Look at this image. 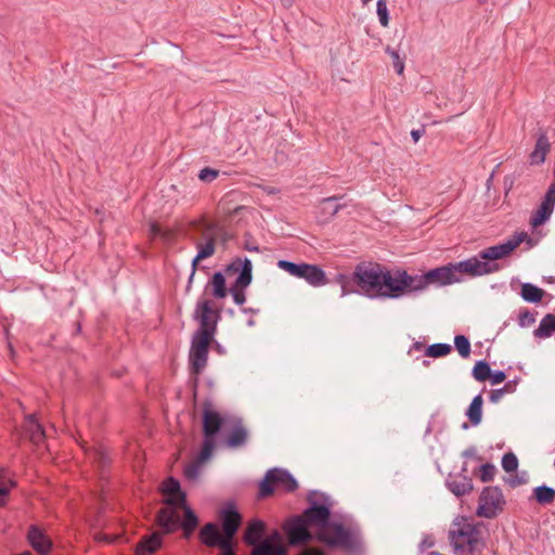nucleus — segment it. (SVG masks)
I'll list each match as a JSON object with an SVG mask.
<instances>
[{"label": "nucleus", "instance_id": "nucleus-1", "mask_svg": "<svg viewBox=\"0 0 555 555\" xmlns=\"http://www.w3.org/2000/svg\"><path fill=\"white\" fill-rule=\"evenodd\" d=\"M410 274L403 269L391 270L374 261H361L349 278L359 293L371 299H398L408 294Z\"/></svg>", "mask_w": 555, "mask_h": 555}, {"label": "nucleus", "instance_id": "nucleus-2", "mask_svg": "<svg viewBox=\"0 0 555 555\" xmlns=\"http://www.w3.org/2000/svg\"><path fill=\"white\" fill-rule=\"evenodd\" d=\"M198 327L192 335L189 352V366L192 375L198 376L207 365L209 347L215 341L221 309L214 308L210 299H199L192 315Z\"/></svg>", "mask_w": 555, "mask_h": 555}, {"label": "nucleus", "instance_id": "nucleus-3", "mask_svg": "<svg viewBox=\"0 0 555 555\" xmlns=\"http://www.w3.org/2000/svg\"><path fill=\"white\" fill-rule=\"evenodd\" d=\"M225 418L214 409L210 399L204 400L202 404V433L203 442L196 461L188 464L184 468V476L189 480H195L199 474V465L207 462L214 453L217 444V437L221 431Z\"/></svg>", "mask_w": 555, "mask_h": 555}, {"label": "nucleus", "instance_id": "nucleus-4", "mask_svg": "<svg viewBox=\"0 0 555 555\" xmlns=\"http://www.w3.org/2000/svg\"><path fill=\"white\" fill-rule=\"evenodd\" d=\"M448 539L456 555L480 554L486 547L481 526L470 522L464 516L452 521Z\"/></svg>", "mask_w": 555, "mask_h": 555}, {"label": "nucleus", "instance_id": "nucleus-5", "mask_svg": "<svg viewBox=\"0 0 555 555\" xmlns=\"http://www.w3.org/2000/svg\"><path fill=\"white\" fill-rule=\"evenodd\" d=\"M162 493L165 495L164 504L156 514V521L164 534H170L178 530L179 515L177 508L179 505H185L186 493L181 490L178 479L170 476L165 479L162 486Z\"/></svg>", "mask_w": 555, "mask_h": 555}, {"label": "nucleus", "instance_id": "nucleus-6", "mask_svg": "<svg viewBox=\"0 0 555 555\" xmlns=\"http://www.w3.org/2000/svg\"><path fill=\"white\" fill-rule=\"evenodd\" d=\"M317 540L330 548H339L349 554L363 552V540L359 528H347L337 521H330L317 530Z\"/></svg>", "mask_w": 555, "mask_h": 555}, {"label": "nucleus", "instance_id": "nucleus-7", "mask_svg": "<svg viewBox=\"0 0 555 555\" xmlns=\"http://www.w3.org/2000/svg\"><path fill=\"white\" fill-rule=\"evenodd\" d=\"M460 275H455L452 262L427 271L423 275H411L408 285V294L426 288L429 284L450 285L461 282Z\"/></svg>", "mask_w": 555, "mask_h": 555}, {"label": "nucleus", "instance_id": "nucleus-8", "mask_svg": "<svg viewBox=\"0 0 555 555\" xmlns=\"http://www.w3.org/2000/svg\"><path fill=\"white\" fill-rule=\"evenodd\" d=\"M309 506L302 512V516L310 526L317 527V530L323 528L331 521L332 502L330 498L322 492L311 490L307 494Z\"/></svg>", "mask_w": 555, "mask_h": 555}, {"label": "nucleus", "instance_id": "nucleus-9", "mask_svg": "<svg viewBox=\"0 0 555 555\" xmlns=\"http://www.w3.org/2000/svg\"><path fill=\"white\" fill-rule=\"evenodd\" d=\"M225 273H238L235 282L229 288L236 305L242 306L246 301L245 288L253 281V264L248 258L236 257L224 269Z\"/></svg>", "mask_w": 555, "mask_h": 555}, {"label": "nucleus", "instance_id": "nucleus-10", "mask_svg": "<svg viewBox=\"0 0 555 555\" xmlns=\"http://www.w3.org/2000/svg\"><path fill=\"white\" fill-rule=\"evenodd\" d=\"M275 488H282L286 492H294L298 488V482L294 476L284 468L274 467L264 474L259 482V499H266L274 493Z\"/></svg>", "mask_w": 555, "mask_h": 555}, {"label": "nucleus", "instance_id": "nucleus-11", "mask_svg": "<svg viewBox=\"0 0 555 555\" xmlns=\"http://www.w3.org/2000/svg\"><path fill=\"white\" fill-rule=\"evenodd\" d=\"M521 243H526L527 249L538 245L539 240L528 235L527 232H515L504 243L489 246L480 250V257L485 260H500L509 256Z\"/></svg>", "mask_w": 555, "mask_h": 555}, {"label": "nucleus", "instance_id": "nucleus-12", "mask_svg": "<svg viewBox=\"0 0 555 555\" xmlns=\"http://www.w3.org/2000/svg\"><path fill=\"white\" fill-rule=\"evenodd\" d=\"M506 505L502 489L498 486L485 487L479 495L477 516L487 519L495 518Z\"/></svg>", "mask_w": 555, "mask_h": 555}, {"label": "nucleus", "instance_id": "nucleus-13", "mask_svg": "<svg viewBox=\"0 0 555 555\" xmlns=\"http://www.w3.org/2000/svg\"><path fill=\"white\" fill-rule=\"evenodd\" d=\"M453 271L455 275H469V276H481L498 272L502 269V266L495 260H485L480 257V251L477 256H473L466 260L452 262ZM462 279V276H460Z\"/></svg>", "mask_w": 555, "mask_h": 555}, {"label": "nucleus", "instance_id": "nucleus-14", "mask_svg": "<svg viewBox=\"0 0 555 555\" xmlns=\"http://www.w3.org/2000/svg\"><path fill=\"white\" fill-rule=\"evenodd\" d=\"M309 522L302 515L291 517L283 526V530L292 546H299L312 541L313 535L309 530Z\"/></svg>", "mask_w": 555, "mask_h": 555}, {"label": "nucleus", "instance_id": "nucleus-15", "mask_svg": "<svg viewBox=\"0 0 555 555\" xmlns=\"http://www.w3.org/2000/svg\"><path fill=\"white\" fill-rule=\"evenodd\" d=\"M27 541L39 555H49L53 547L52 540L37 525L29 526Z\"/></svg>", "mask_w": 555, "mask_h": 555}, {"label": "nucleus", "instance_id": "nucleus-16", "mask_svg": "<svg viewBox=\"0 0 555 555\" xmlns=\"http://www.w3.org/2000/svg\"><path fill=\"white\" fill-rule=\"evenodd\" d=\"M221 527L224 535L232 542L236 534L241 522L242 516L236 509L234 504H228L220 513Z\"/></svg>", "mask_w": 555, "mask_h": 555}, {"label": "nucleus", "instance_id": "nucleus-17", "mask_svg": "<svg viewBox=\"0 0 555 555\" xmlns=\"http://www.w3.org/2000/svg\"><path fill=\"white\" fill-rule=\"evenodd\" d=\"M298 279H304L314 287L323 286L328 283V279L320 266L306 262H300Z\"/></svg>", "mask_w": 555, "mask_h": 555}, {"label": "nucleus", "instance_id": "nucleus-18", "mask_svg": "<svg viewBox=\"0 0 555 555\" xmlns=\"http://www.w3.org/2000/svg\"><path fill=\"white\" fill-rule=\"evenodd\" d=\"M266 531V522L255 518L247 524L243 533V541L245 544L253 546V550H255L263 542Z\"/></svg>", "mask_w": 555, "mask_h": 555}, {"label": "nucleus", "instance_id": "nucleus-19", "mask_svg": "<svg viewBox=\"0 0 555 555\" xmlns=\"http://www.w3.org/2000/svg\"><path fill=\"white\" fill-rule=\"evenodd\" d=\"M199 540L209 547H224V543H231L227 535L222 537L216 524L208 522L199 531Z\"/></svg>", "mask_w": 555, "mask_h": 555}, {"label": "nucleus", "instance_id": "nucleus-20", "mask_svg": "<svg viewBox=\"0 0 555 555\" xmlns=\"http://www.w3.org/2000/svg\"><path fill=\"white\" fill-rule=\"evenodd\" d=\"M22 430L25 437H27L29 441L36 446L46 439L44 428L36 418V414H28L25 416Z\"/></svg>", "mask_w": 555, "mask_h": 555}, {"label": "nucleus", "instance_id": "nucleus-21", "mask_svg": "<svg viewBox=\"0 0 555 555\" xmlns=\"http://www.w3.org/2000/svg\"><path fill=\"white\" fill-rule=\"evenodd\" d=\"M446 486L457 498L470 493L474 489L473 480L467 475L450 474L446 480Z\"/></svg>", "mask_w": 555, "mask_h": 555}, {"label": "nucleus", "instance_id": "nucleus-22", "mask_svg": "<svg viewBox=\"0 0 555 555\" xmlns=\"http://www.w3.org/2000/svg\"><path fill=\"white\" fill-rule=\"evenodd\" d=\"M163 533H164L163 531H162V533L153 532L151 534L142 537L135 546V554L137 555L154 554L163 545Z\"/></svg>", "mask_w": 555, "mask_h": 555}, {"label": "nucleus", "instance_id": "nucleus-23", "mask_svg": "<svg viewBox=\"0 0 555 555\" xmlns=\"http://www.w3.org/2000/svg\"><path fill=\"white\" fill-rule=\"evenodd\" d=\"M178 508L183 509V519H179V528L182 529V534L184 539H190L195 529L198 527L199 520L195 512L188 505L185 501V505H179Z\"/></svg>", "mask_w": 555, "mask_h": 555}, {"label": "nucleus", "instance_id": "nucleus-24", "mask_svg": "<svg viewBox=\"0 0 555 555\" xmlns=\"http://www.w3.org/2000/svg\"><path fill=\"white\" fill-rule=\"evenodd\" d=\"M248 433L246 428L243 426L242 420L236 418L233 422V426L227 436L225 444L229 448H238L241 446H244L247 441Z\"/></svg>", "mask_w": 555, "mask_h": 555}, {"label": "nucleus", "instance_id": "nucleus-25", "mask_svg": "<svg viewBox=\"0 0 555 555\" xmlns=\"http://www.w3.org/2000/svg\"><path fill=\"white\" fill-rule=\"evenodd\" d=\"M208 288H210V294L212 297L217 299L225 298L229 294V288L225 284L224 273L221 271L215 272L206 286V291Z\"/></svg>", "mask_w": 555, "mask_h": 555}, {"label": "nucleus", "instance_id": "nucleus-26", "mask_svg": "<svg viewBox=\"0 0 555 555\" xmlns=\"http://www.w3.org/2000/svg\"><path fill=\"white\" fill-rule=\"evenodd\" d=\"M550 147L551 145L545 132L541 131L537 139L534 150L529 155L530 163L532 165H540L544 163Z\"/></svg>", "mask_w": 555, "mask_h": 555}, {"label": "nucleus", "instance_id": "nucleus-27", "mask_svg": "<svg viewBox=\"0 0 555 555\" xmlns=\"http://www.w3.org/2000/svg\"><path fill=\"white\" fill-rule=\"evenodd\" d=\"M344 196H330L322 198L320 202V215L322 218V222H326L331 220L333 217H335L338 211L344 207L341 204H335L338 199L343 198Z\"/></svg>", "mask_w": 555, "mask_h": 555}, {"label": "nucleus", "instance_id": "nucleus-28", "mask_svg": "<svg viewBox=\"0 0 555 555\" xmlns=\"http://www.w3.org/2000/svg\"><path fill=\"white\" fill-rule=\"evenodd\" d=\"M529 500H532L542 506L552 505L555 502V489L547 485L538 486L532 489Z\"/></svg>", "mask_w": 555, "mask_h": 555}, {"label": "nucleus", "instance_id": "nucleus-29", "mask_svg": "<svg viewBox=\"0 0 555 555\" xmlns=\"http://www.w3.org/2000/svg\"><path fill=\"white\" fill-rule=\"evenodd\" d=\"M482 404L483 399L481 393L475 396L466 410V416L472 425L477 426L482 420Z\"/></svg>", "mask_w": 555, "mask_h": 555}, {"label": "nucleus", "instance_id": "nucleus-30", "mask_svg": "<svg viewBox=\"0 0 555 555\" xmlns=\"http://www.w3.org/2000/svg\"><path fill=\"white\" fill-rule=\"evenodd\" d=\"M544 295H545L544 289L538 287L534 284H531V283L521 284L520 296L527 302L538 304L543 299Z\"/></svg>", "mask_w": 555, "mask_h": 555}, {"label": "nucleus", "instance_id": "nucleus-31", "mask_svg": "<svg viewBox=\"0 0 555 555\" xmlns=\"http://www.w3.org/2000/svg\"><path fill=\"white\" fill-rule=\"evenodd\" d=\"M555 333V315L547 313L540 322L533 335L539 338L550 337Z\"/></svg>", "mask_w": 555, "mask_h": 555}, {"label": "nucleus", "instance_id": "nucleus-32", "mask_svg": "<svg viewBox=\"0 0 555 555\" xmlns=\"http://www.w3.org/2000/svg\"><path fill=\"white\" fill-rule=\"evenodd\" d=\"M251 555H288V553L282 544L263 541L258 547L251 551Z\"/></svg>", "mask_w": 555, "mask_h": 555}, {"label": "nucleus", "instance_id": "nucleus-33", "mask_svg": "<svg viewBox=\"0 0 555 555\" xmlns=\"http://www.w3.org/2000/svg\"><path fill=\"white\" fill-rule=\"evenodd\" d=\"M207 234L215 235L216 240L220 238L223 244L231 238L228 231L217 222H206L204 224L202 236H206Z\"/></svg>", "mask_w": 555, "mask_h": 555}, {"label": "nucleus", "instance_id": "nucleus-34", "mask_svg": "<svg viewBox=\"0 0 555 555\" xmlns=\"http://www.w3.org/2000/svg\"><path fill=\"white\" fill-rule=\"evenodd\" d=\"M203 237L206 240V242L196 244L197 255L203 259H207L211 257L216 251V236L207 234Z\"/></svg>", "mask_w": 555, "mask_h": 555}, {"label": "nucleus", "instance_id": "nucleus-35", "mask_svg": "<svg viewBox=\"0 0 555 555\" xmlns=\"http://www.w3.org/2000/svg\"><path fill=\"white\" fill-rule=\"evenodd\" d=\"M519 378H514L505 383L502 388L493 389L490 392V401L498 403L504 395L513 393L516 391Z\"/></svg>", "mask_w": 555, "mask_h": 555}, {"label": "nucleus", "instance_id": "nucleus-36", "mask_svg": "<svg viewBox=\"0 0 555 555\" xmlns=\"http://www.w3.org/2000/svg\"><path fill=\"white\" fill-rule=\"evenodd\" d=\"M490 364L486 360L477 361L473 367V377L478 382L489 380L491 376Z\"/></svg>", "mask_w": 555, "mask_h": 555}, {"label": "nucleus", "instance_id": "nucleus-37", "mask_svg": "<svg viewBox=\"0 0 555 555\" xmlns=\"http://www.w3.org/2000/svg\"><path fill=\"white\" fill-rule=\"evenodd\" d=\"M452 351L449 344H433L425 349V356L429 358H441L448 356Z\"/></svg>", "mask_w": 555, "mask_h": 555}, {"label": "nucleus", "instance_id": "nucleus-38", "mask_svg": "<svg viewBox=\"0 0 555 555\" xmlns=\"http://www.w3.org/2000/svg\"><path fill=\"white\" fill-rule=\"evenodd\" d=\"M454 346H455V349L457 350L459 354L462 357V358H468L470 352H472V348H470V341L469 339L464 336V335H456L454 337Z\"/></svg>", "mask_w": 555, "mask_h": 555}, {"label": "nucleus", "instance_id": "nucleus-39", "mask_svg": "<svg viewBox=\"0 0 555 555\" xmlns=\"http://www.w3.org/2000/svg\"><path fill=\"white\" fill-rule=\"evenodd\" d=\"M385 52L392 59V65L396 73L398 75H402L404 70V62L403 59L400 57L398 51L392 49L390 46H387Z\"/></svg>", "mask_w": 555, "mask_h": 555}, {"label": "nucleus", "instance_id": "nucleus-40", "mask_svg": "<svg viewBox=\"0 0 555 555\" xmlns=\"http://www.w3.org/2000/svg\"><path fill=\"white\" fill-rule=\"evenodd\" d=\"M502 467L506 473L516 472L518 468V459L513 452H507L502 456Z\"/></svg>", "mask_w": 555, "mask_h": 555}, {"label": "nucleus", "instance_id": "nucleus-41", "mask_svg": "<svg viewBox=\"0 0 555 555\" xmlns=\"http://www.w3.org/2000/svg\"><path fill=\"white\" fill-rule=\"evenodd\" d=\"M479 478L482 482H490L493 480L496 468L491 463H486L479 466Z\"/></svg>", "mask_w": 555, "mask_h": 555}, {"label": "nucleus", "instance_id": "nucleus-42", "mask_svg": "<svg viewBox=\"0 0 555 555\" xmlns=\"http://www.w3.org/2000/svg\"><path fill=\"white\" fill-rule=\"evenodd\" d=\"M376 12L378 15L379 23L383 27H387L389 24V12L387 9V0H377Z\"/></svg>", "mask_w": 555, "mask_h": 555}, {"label": "nucleus", "instance_id": "nucleus-43", "mask_svg": "<svg viewBox=\"0 0 555 555\" xmlns=\"http://www.w3.org/2000/svg\"><path fill=\"white\" fill-rule=\"evenodd\" d=\"M220 175V170L205 167L198 173V179L204 183H210L216 180Z\"/></svg>", "mask_w": 555, "mask_h": 555}, {"label": "nucleus", "instance_id": "nucleus-44", "mask_svg": "<svg viewBox=\"0 0 555 555\" xmlns=\"http://www.w3.org/2000/svg\"><path fill=\"white\" fill-rule=\"evenodd\" d=\"M535 322L534 313L524 308L519 311L518 314V324L520 327L530 326Z\"/></svg>", "mask_w": 555, "mask_h": 555}, {"label": "nucleus", "instance_id": "nucleus-45", "mask_svg": "<svg viewBox=\"0 0 555 555\" xmlns=\"http://www.w3.org/2000/svg\"><path fill=\"white\" fill-rule=\"evenodd\" d=\"M278 267L291 275L298 278L300 263H295L288 260L281 259L278 261Z\"/></svg>", "mask_w": 555, "mask_h": 555}, {"label": "nucleus", "instance_id": "nucleus-46", "mask_svg": "<svg viewBox=\"0 0 555 555\" xmlns=\"http://www.w3.org/2000/svg\"><path fill=\"white\" fill-rule=\"evenodd\" d=\"M204 260L202 257H199L197 254L196 256L192 259V263H191V274L188 279V283H186V288L185 291L186 292H190L191 287H192V283H193V280H194V276H195V273H196V270L198 268V263Z\"/></svg>", "mask_w": 555, "mask_h": 555}, {"label": "nucleus", "instance_id": "nucleus-47", "mask_svg": "<svg viewBox=\"0 0 555 555\" xmlns=\"http://www.w3.org/2000/svg\"><path fill=\"white\" fill-rule=\"evenodd\" d=\"M528 481V478L526 476V473H522V475H515V476H512L509 478L506 479V483L511 487V488H516L518 486H521V485H525L527 483Z\"/></svg>", "mask_w": 555, "mask_h": 555}, {"label": "nucleus", "instance_id": "nucleus-48", "mask_svg": "<svg viewBox=\"0 0 555 555\" xmlns=\"http://www.w3.org/2000/svg\"><path fill=\"white\" fill-rule=\"evenodd\" d=\"M506 379V374L504 371L498 370V371H491V376L489 377V380L492 385H498L503 383Z\"/></svg>", "mask_w": 555, "mask_h": 555}, {"label": "nucleus", "instance_id": "nucleus-49", "mask_svg": "<svg viewBox=\"0 0 555 555\" xmlns=\"http://www.w3.org/2000/svg\"><path fill=\"white\" fill-rule=\"evenodd\" d=\"M9 494H10V487L0 485V507H3L7 505Z\"/></svg>", "mask_w": 555, "mask_h": 555}, {"label": "nucleus", "instance_id": "nucleus-50", "mask_svg": "<svg viewBox=\"0 0 555 555\" xmlns=\"http://www.w3.org/2000/svg\"><path fill=\"white\" fill-rule=\"evenodd\" d=\"M462 456L463 457H466V459H476L477 461H481V457L477 455V449L476 447L472 446L469 448H467L466 450H464L462 452Z\"/></svg>", "mask_w": 555, "mask_h": 555}, {"label": "nucleus", "instance_id": "nucleus-51", "mask_svg": "<svg viewBox=\"0 0 555 555\" xmlns=\"http://www.w3.org/2000/svg\"><path fill=\"white\" fill-rule=\"evenodd\" d=\"M219 555H235L233 543H224V547L220 548Z\"/></svg>", "mask_w": 555, "mask_h": 555}, {"label": "nucleus", "instance_id": "nucleus-52", "mask_svg": "<svg viewBox=\"0 0 555 555\" xmlns=\"http://www.w3.org/2000/svg\"><path fill=\"white\" fill-rule=\"evenodd\" d=\"M347 280L348 278L344 274H339L338 275V281L339 283H341V295L345 296L347 295L349 292L347 291Z\"/></svg>", "mask_w": 555, "mask_h": 555}, {"label": "nucleus", "instance_id": "nucleus-53", "mask_svg": "<svg viewBox=\"0 0 555 555\" xmlns=\"http://www.w3.org/2000/svg\"><path fill=\"white\" fill-rule=\"evenodd\" d=\"M424 133H425V128L423 126L421 129L412 130L411 137H412L413 141L416 143Z\"/></svg>", "mask_w": 555, "mask_h": 555}, {"label": "nucleus", "instance_id": "nucleus-54", "mask_svg": "<svg viewBox=\"0 0 555 555\" xmlns=\"http://www.w3.org/2000/svg\"><path fill=\"white\" fill-rule=\"evenodd\" d=\"M263 541H270L274 544H281V534L279 531H273L269 539H263Z\"/></svg>", "mask_w": 555, "mask_h": 555}, {"label": "nucleus", "instance_id": "nucleus-55", "mask_svg": "<svg viewBox=\"0 0 555 555\" xmlns=\"http://www.w3.org/2000/svg\"><path fill=\"white\" fill-rule=\"evenodd\" d=\"M299 555H325L322 551L305 550Z\"/></svg>", "mask_w": 555, "mask_h": 555}, {"label": "nucleus", "instance_id": "nucleus-56", "mask_svg": "<svg viewBox=\"0 0 555 555\" xmlns=\"http://www.w3.org/2000/svg\"><path fill=\"white\" fill-rule=\"evenodd\" d=\"M0 485L10 487V490L17 487V482L14 479H8L7 481H2Z\"/></svg>", "mask_w": 555, "mask_h": 555}, {"label": "nucleus", "instance_id": "nucleus-57", "mask_svg": "<svg viewBox=\"0 0 555 555\" xmlns=\"http://www.w3.org/2000/svg\"><path fill=\"white\" fill-rule=\"evenodd\" d=\"M211 345H214V348L218 353H220V354L224 353L222 346L216 339H215V341L211 343Z\"/></svg>", "mask_w": 555, "mask_h": 555}, {"label": "nucleus", "instance_id": "nucleus-58", "mask_svg": "<svg viewBox=\"0 0 555 555\" xmlns=\"http://www.w3.org/2000/svg\"><path fill=\"white\" fill-rule=\"evenodd\" d=\"M245 248L249 251H259V247L257 245H253L249 243L245 244Z\"/></svg>", "mask_w": 555, "mask_h": 555}, {"label": "nucleus", "instance_id": "nucleus-59", "mask_svg": "<svg viewBox=\"0 0 555 555\" xmlns=\"http://www.w3.org/2000/svg\"><path fill=\"white\" fill-rule=\"evenodd\" d=\"M467 473H468L467 463H464L461 468V472L457 475H467Z\"/></svg>", "mask_w": 555, "mask_h": 555}, {"label": "nucleus", "instance_id": "nucleus-60", "mask_svg": "<svg viewBox=\"0 0 555 555\" xmlns=\"http://www.w3.org/2000/svg\"><path fill=\"white\" fill-rule=\"evenodd\" d=\"M281 1H282L283 5H284L285 8H289V7H292V5H293V3H294V1H295V0H281Z\"/></svg>", "mask_w": 555, "mask_h": 555}, {"label": "nucleus", "instance_id": "nucleus-61", "mask_svg": "<svg viewBox=\"0 0 555 555\" xmlns=\"http://www.w3.org/2000/svg\"><path fill=\"white\" fill-rule=\"evenodd\" d=\"M151 230H152V232H153L154 234H158V233L160 232V229L158 228V225H157V224H153V225L151 227Z\"/></svg>", "mask_w": 555, "mask_h": 555}, {"label": "nucleus", "instance_id": "nucleus-62", "mask_svg": "<svg viewBox=\"0 0 555 555\" xmlns=\"http://www.w3.org/2000/svg\"><path fill=\"white\" fill-rule=\"evenodd\" d=\"M100 461H101V464H102V465H105V464H106V461H107V460H106V456H105L103 453H102V454H100Z\"/></svg>", "mask_w": 555, "mask_h": 555}, {"label": "nucleus", "instance_id": "nucleus-63", "mask_svg": "<svg viewBox=\"0 0 555 555\" xmlns=\"http://www.w3.org/2000/svg\"><path fill=\"white\" fill-rule=\"evenodd\" d=\"M413 348L416 349V350H421L423 348V345L421 343H415L413 345Z\"/></svg>", "mask_w": 555, "mask_h": 555}, {"label": "nucleus", "instance_id": "nucleus-64", "mask_svg": "<svg viewBox=\"0 0 555 555\" xmlns=\"http://www.w3.org/2000/svg\"><path fill=\"white\" fill-rule=\"evenodd\" d=\"M81 332V325L79 322L76 323V333H80Z\"/></svg>", "mask_w": 555, "mask_h": 555}]
</instances>
